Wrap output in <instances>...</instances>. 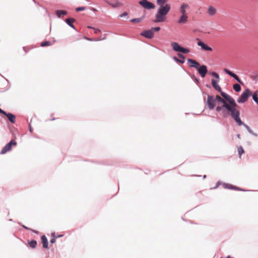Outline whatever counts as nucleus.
Listing matches in <instances>:
<instances>
[{"label": "nucleus", "instance_id": "nucleus-1", "mask_svg": "<svg viewBox=\"0 0 258 258\" xmlns=\"http://www.w3.org/2000/svg\"><path fill=\"white\" fill-rule=\"evenodd\" d=\"M221 96L225 99L222 98L219 95H216L217 102L223 104L224 109L223 110V116L227 117L231 116V117L237 123L238 125L243 124L240 118V111L237 109L238 107L234 99L230 95L222 91H219Z\"/></svg>", "mask_w": 258, "mask_h": 258}, {"label": "nucleus", "instance_id": "nucleus-2", "mask_svg": "<svg viewBox=\"0 0 258 258\" xmlns=\"http://www.w3.org/2000/svg\"><path fill=\"white\" fill-rule=\"evenodd\" d=\"M168 0H157V4L159 6L154 20L155 23L163 22L165 21L166 15L170 10V5L167 3Z\"/></svg>", "mask_w": 258, "mask_h": 258}, {"label": "nucleus", "instance_id": "nucleus-3", "mask_svg": "<svg viewBox=\"0 0 258 258\" xmlns=\"http://www.w3.org/2000/svg\"><path fill=\"white\" fill-rule=\"evenodd\" d=\"M217 101V99H216V96L215 97L213 96L208 95L206 104L208 105V108L210 110H212L215 107Z\"/></svg>", "mask_w": 258, "mask_h": 258}, {"label": "nucleus", "instance_id": "nucleus-4", "mask_svg": "<svg viewBox=\"0 0 258 258\" xmlns=\"http://www.w3.org/2000/svg\"><path fill=\"white\" fill-rule=\"evenodd\" d=\"M171 46L173 49L175 51L180 52L183 53H187L189 52V50L188 49L182 47L177 42H172L171 43Z\"/></svg>", "mask_w": 258, "mask_h": 258}, {"label": "nucleus", "instance_id": "nucleus-5", "mask_svg": "<svg viewBox=\"0 0 258 258\" xmlns=\"http://www.w3.org/2000/svg\"><path fill=\"white\" fill-rule=\"evenodd\" d=\"M251 95V93L249 90L246 89L244 91L241 96L237 99V102L238 103H244L248 99V97Z\"/></svg>", "mask_w": 258, "mask_h": 258}, {"label": "nucleus", "instance_id": "nucleus-6", "mask_svg": "<svg viewBox=\"0 0 258 258\" xmlns=\"http://www.w3.org/2000/svg\"><path fill=\"white\" fill-rule=\"evenodd\" d=\"M16 145L17 143L14 140H11L2 149L1 153L2 154L6 153L11 150L12 146H16Z\"/></svg>", "mask_w": 258, "mask_h": 258}, {"label": "nucleus", "instance_id": "nucleus-7", "mask_svg": "<svg viewBox=\"0 0 258 258\" xmlns=\"http://www.w3.org/2000/svg\"><path fill=\"white\" fill-rule=\"evenodd\" d=\"M139 4L147 9H153L155 8V5L147 0H141L139 2Z\"/></svg>", "mask_w": 258, "mask_h": 258}, {"label": "nucleus", "instance_id": "nucleus-8", "mask_svg": "<svg viewBox=\"0 0 258 258\" xmlns=\"http://www.w3.org/2000/svg\"><path fill=\"white\" fill-rule=\"evenodd\" d=\"M141 35L148 39H152L153 38L154 34L152 30L150 29L143 31L141 33Z\"/></svg>", "mask_w": 258, "mask_h": 258}, {"label": "nucleus", "instance_id": "nucleus-9", "mask_svg": "<svg viewBox=\"0 0 258 258\" xmlns=\"http://www.w3.org/2000/svg\"><path fill=\"white\" fill-rule=\"evenodd\" d=\"M198 69L201 76L203 78L205 77L208 72L207 67L205 65H202L200 68H198Z\"/></svg>", "mask_w": 258, "mask_h": 258}, {"label": "nucleus", "instance_id": "nucleus-10", "mask_svg": "<svg viewBox=\"0 0 258 258\" xmlns=\"http://www.w3.org/2000/svg\"><path fill=\"white\" fill-rule=\"evenodd\" d=\"M197 40H198L197 44L199 46H201L202 49L210 51L212 50V48L211 47L209 46L208 45H207V44L200 40L199 39H197Z\"/></svg>", "mask_w": 258, "mask_h": 258}, {"label": "nucleus", "instance_id": "nucleus-11", "mask_svg": "<svg viewBox=\"0 0 258 258\" xmlns=\"http://www.w3.org/2000/svg\"><path fill=\"white\" fill-rule=\"evenodd\" d=\"M224 72L226 74H228L229 75L234 78L238 82L240 83V84H242V82L241 81V80H240V79L239 78L237 75L234 74L233 73H232V72H231L230 71L227 69H224Z\"/></svg>", "mask_w": 258, "mask_h": 258}, {"label": "nucleus", "instance_id": "nucleus-12", "mask_svg": "<svg viewBox=\"0 0 258 258\" xmlns=\"http://www.w3.org/2000/svg\"><path fill=\"white\" fill-rule=\"evenodd\" d=\"M187 61L190 63V67L198 69L200 66V64L198 61L192 59L188 58Z\"/></svg>", "mask_w": 258, "mask_h": 258}, {"label": "nucleus", "instance_id": "nucleus-13", "mask_svg": "<svg viewBox=\"0 0 258 258\" xmlns=\"http://www.w3.org/2000/svg\"><path fill=\"white\" fill-rule=\"evenodd\" d=\"M189 7L188 4L183 3L182 4L179 9V11L182 15H187L186 13V10L188 9Z\"/></svg>", "mask_w": 258, "mask_h": 258}, {"label": "nucleus", "instance_id": "nucleus-14", "mask_svg": "<svg viewBox=\"0 0 258 258\" xmlns=\"http://www.w3.org/2000/svg\"><path fill=\"white\" fill-rule=\"evenodd\" d=\"M188 16L187 15H181L180 18L177 21L179 24H185L187 22Z\"/></svg>", "mask_w": 258, "mask_h": 258}, {"label": "nucleus", "instance_id": "nucleus-15", "mask_svg": "<svg viewBox=\"0 0 258 258\" xmlns=\"http://www.w3.org/2000/svg\"><path fill=\"white\" fill-rule=\"evenodd\" d=\"M4 115H5V116H6L7 117V118H8V119L10 120V121L11 122H12V123H14L16 121V116L11 113H7L6 112V114H4Z\"/></svg>", "mask_w": 258, "mask_h": 258}, {"label": "nucleus", "instance_id": "nucleus-16", "mask_svg": "<svg viewBox=\"0 0 258 258\" xmlns=\"http://www.w3.org/2000/svg\"><path fill=\"white\" fill-rule=\"evenodd\" d=\"M218 80L216 81L214 79H212L211 83L212 86L214 88V89L218 91H221V88L218 84Z\"/></svg>", "mask_w": 258, "mask_h": 258}, {"label": "nucleus", "instance_id": "nucleus-17", "mask_svg": "<svg viewBox=\"0 0 258 258\" xmlns=\"http://www.w3.org/2000/svg\"><path fill=\"white\" fill-rule=\"evenodd\" d=\"M216 12H217V10L216 9L212 7V6H210L208 9V14L211 16H214V15L216 14Z\"/></svg>", "mask_w": 258, "mask_h": 258}, {"label": "nucleus", "instance_id": "nucleus-18", "mask_svg": "<svg viewBox=\"0 0 258 258\" xmlns=\"http://www.w3.org/2000/svg\"><path fill=\"white\" fill-rule=\"evenodd\" d=\"M223 186L225 188H228V189H234V190H242V189H241L239 187L233 186V185H232L231 184H224L223 185Z\"/></svg>", "mask_w": 258, "mask_h": 258}, {"label": "nucleus", "instance_id": "nucleus-19", "mask_svg": "<svg viewBox=\"0 0 258 258\" xmlns=\"http://www.w3.org/2000/svg\"><path fill=\"white\" fill-rule=\"evenodd\" d=\"M106 2L110 5L112 8H117L122 6V4L120 2L117 1L112 3H110L108 1H106Z\"/></svg>", "mask_w": 258, "mask_h": 258}, {"label": "nucleus", "instance_id": "nucleus-20", "mask_svg": "<svg viewBox=\"0 0 258 258\" xmlns=\"http://www.w3.org/2000/svg\"><path fill=\"white\" fill-rule=\"evenodd\" d=\"M41 241L43 244V247L47 248L48 247V241L46 237L44 235L41 236Z\"/></svg>", "mask_w": 258, "mask_h": 258}, {"label": "nucleus", "instance_id": "nucleus-21", "mask_svg": "<svg viewBox=\"0 0 258 258\" xmlns=\"http://www.w3.org/2000/svg\"><path fill=\"white\" fill-rule=\"evenodd\" d=\"M67 12L64 10H57L56 11V14L58 17H60L64 15H67Z\"/></svg>", "mask_w": 258, "mask_h": 258}, {"label": "nucleus", "instance_id": "nucleus-22", "mask_svg": "<svg viewBox=\"0 0 258 258\" xmlns=\"http://www.w3.org/2000/svg\"><path fill=\"white\" fill-rule=\"evenodd\" d=\"M66 23L70 26L71 27L75 28L74 25L73 24V23H74L75 21V20L72 18L67 19L66 20Z\"/></svg>", "mask_w": 258, "mask_h": 258}, {"label": "nucleus", "instance_id": "nucleus-23", "mask_svg": "<svg viewBox=\"0 0 258 258\" xmlns=\"http://www.w3.org/2000/svg\"><path fill=\"white\" fill-rule=\"evenodd\" d=\"M28 244H29L30 247H31L32 248H34L36 246L37 241L36 240H31V241L28 242Z\"/></svg>", "mask_w": 258, "mask_h": 258}, {"label": "nucleus", "instance_id": "nucleus-24", "mask_svg": "<svg viewBox=\"0 0 258 258\" xmlns=\"http://www.w3.org/2000/svg\"><path fill=\"white\" fill-rule=\"evenodd\" d=\"M233 89L236 92H239L241 90V87L239 84H235L233 85Z\"/></svg>", "mask_w": 258, "mask_h": 258}, {"label": "nucleus", "instance_id": "nucleus-25", "mask_svg": "<svg viewBox=\"0 0 258 258\" xmlns=\"http://www.w3.org/2000/svg\"><path fill=\"white\" fill-rule=\"evenodd\" d=\"M238 152L240 157L242 154L244 153V151L241 146H239L238 147Z\"/></svg>", "mask_w": 258, "mask_h": 258}, {"label": "nucleus", "instance_id": "nucleus-26", "mask_svg": "<svg viewBox=\"0 0 258 258\" xmlns=\"http://www.w3.org/2000/svg\"><path fill=\"white\" fill-rule=\"evenodd\" d=\"M142 18H135L131 20V22L132 23H139L142 21Z\"/></svg>", "mask_w": 258, "mask_h": 258}, {"label": "nucleus", "instance_id": "nucleus-27", "mask_svg": "<svg viewBox=\"0 0 258 258\" xmlns=\"http://www.w3.org/2000/svg\"><path fill=\"white\" fill-rule=\"evenodd\" d=\"M50 44H51L50 42L46 41L42 42L41 43V46L44 47V46H49V45H50Z\"/></svg>", "mask_w": 258, "mask_h": 258}, {"label": "nucleus", "instance_id": "nucleus-28", "mask_svg": "<svg viewBox=\"0 0 258 258\" xmlns=\"http://www.w3.org/2000/svg\"><path fill=\"white\" fill-rule=\"evenodd\" d=\"M252 98H253V99L254 100V101L257 103L258 104V98H257V94L256 93V92H255L253 96H252Z\"/></svg>", "mask_w": 258, "mask_h": 258}, {"label": "nucleus", "instance_id": "nucleus-29", "mask_svg": "<svg viewBox=\"0 0 258 258\" xmlns=\"http://www.w3.org/2000/svg\"><path fill=\"white\" fill-rule=\"evenodd\" d=\"M52 237H53V238H52L50 240V242L51 243V244H53L55 242V239L56 238V237L55 236V233H53L51 234Z\"/></svg>", "mask_w": 258, "mask_h": 258}, {"label": "nucleus", "instance_id": "nucleus-30", "mask_svg": "<svg viewBox=\"0 0 258 258\" xmlns=\"http://www.w3.org/2000/svg\"><path fill=\"white\" fill-rule=\"evenodd\" d=\"M211 74L219 81L220 77L219 75L217 73L213 72L211 73Z\"/></svg>", "mask_w": 258, "mask_h": 258}, {"label": "nucleus", "instance_id": "nucleus-31", "mask_svg": "<svg viewBox=\"0 0 258 258\" xmlns=\"http://www.w3.org/2000/svg\"><path fill=\"white\" fill-rule=\"evenodd\" d=\"M224 109V107H223V104L222 106H218L216 108V111H222L223 112V110Z\"/></svg>", "mask_w": 258, "mask_h": 258}, {"label": "nucleus", "instance_id": "nucleus-32", "mask_svg": "<svg viewBox=\"0 0 258 258\" xmlns=\"http://www.w3.org/2000/svg\"><path fill=\"white\" fill-rule=\"evenodd\" d=\"M173 59L177 62H179L181 63H183L184 61V60H182V59H179L178 58H177L176 57L174 56L173 57Z\"/></svg>", "mask_w": 258, "mask_h": 258}, {"label": "nucleus", "instance_id": "nucleus-33", "mask_svg": "<svg viewBox=\"0 0 258 258\" xmlns=\"http://www.w3.org/2000/svg\"><path fill=\"white\" fill-rule=\"evenodd\" d=\"M85 9H86V7H78V8H76V11L77 12H79V11H84Z\"/></svg>", "mask_w": 258, "mask_h": 258}, {"label": "nucleus", "instance_id": "nucleus-34", "mask_svg": "<svg viewBox=\"0 0 258 258\" xmlns=\"http://www.w3.org/2000/svg\"><path fill=\"white\" fill-rule=\"evenodd\" d=\"M151 30H152V31L153 32V31H159L160 30V28L159 27H152Z\"/></svg>", "mask_w": 258, "mask_h": 258}, {"label": "nucleus", "instance_id": "nucleus-35", "mask_svg": "<svg viewBox=\"0 0 258 258\" xmlns=\"http://www.w3.org/2000/svg\"><path fill=\"white\" fill-rule=\"evenodd\" d=\"M128 15V13L127 12H123L122 14H121L120 15V17H124V16H126Z\"/></svg>", "mask_w": 258, "mask_h": 258}, {"label": "nucleus", "instance_id": "nucleus-36", "mask_svg": "<svg viewBox=\"0 0 258 258\" xmlns=\"http://www.w3.org/2000/svg\"><path fill=\"white\" fill-rule=\"evenodd\" d=\"M178 56L180 58H181V59H182V60H184V58H185L184 56L182 54H180V53H178Z\"/></svg>", "mask_w": 258, "mask_h": 258}, {"label": "nucleus", "instance_id": "nucleus-37", "mask_svg": "<svg viewBox=\"0 0 258 258\" xmlns=\"http://www.w3.org/2000/svg\"><path fill=\"white\" fill-rule=\"evenodd\" d=\"M100 30L99 29H94V33L97 34L100 32Z\"/></svg>", "mask_w": 258, "mask_h": 258}, {"label": "nucleus", "instance_id": "nucleus-38", "mask_svg": "<svg viewBox=\"0 0 258 258\" xmlns=\"http://www.w3.org/2000/svg\"><path fill=\"white\" fill-rule=\"evenodd\" d=\"M29 130L31 132H32V127L29 124Z\"/></svg>", "mask_w": 258, "mask_h": 258}, {"label": "nucleus", "instance_id": "nucleus-39", "mask_svg": "<svg viewBox=\"0 0 258 258\" xmlns=\"http://www.w3.org/2000/svg\"><path fill=\"white\" fill-rule=\"evenodd\" d=\"M91 10L94 11V12H96L97 11V10L94 8H91Z\"/></svg>", "mask_w": 258, "mask_h": 258}, {"label": "nucleus", "instance_id": "nucleus-40", "mask_svg": "<svg viewBox=\"0 0 258 258\" xmlns=\"http://www.w3.org/2000/svg\"><path fill=\"white\" fill-rule=\"evenodd\" d=\"M84 38H85V39H87V40H91V39H90V38H88V37H84Z\"/></svg>", "mask_w": 258, "mask_h": 258}, {"label": "nucleus", "instance_id": "nucleus-41", "mask_svg": "<svg viewBox=\"0 0 258 258\" xmlns=\"http://www.w3.org/2000/svg\"><path fill=\"white\" fill-rule=\"evenodd\" d=\"M61 236H62V235H58V236H57V237H56V238H57V237H61Z\"/></svg>", "mask_w": 258, "mask_h": 258}, {"label": "nucleus", "instance_id": "nucleus-42", "mask_svg": "<svg viewBox=\"0 0 258 258\" xmlns=\"http://www.w3.org/2000/svg\"><path fill=\"white\" fill-rule=\"evenodd\" d=\"M88 28H93L92 27H90V26H89Z\"/></svg>", "mask_w": 258, "mask_h": 258}]
</instances>
